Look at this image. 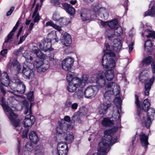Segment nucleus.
Wrapping results in <instances>:
<instances>
[{
	"instance_id": "1",
	"label": "nucleus",
	"mask_w": 155,
	"mask_h": 155,
	"mask_svg": "<svg viewBox=\"0 0 155 155\" xmlns=\"http://www.w3.org/2000/svg\"><path fill=\"white\" fill-rule=\"evenodd\" d=\"M97 75L96 77V75H94L91 78L88 77L89 80L94 79L93 83L96 78V82L98 86L101 88L105 87L106 91L104 94L105 99L108 100L111 95L117 96L120 94V90L119 86L117 84L112 81L106 82L104 78V73L103 71H98Z\"/></svg>"
},
{
	"instance_id": "2",
	"label": "nucleus",
	"mask_w": 155,
	"mask_h": 155,
	"mask_svg": "<svg viewBox=\"0 0 155 155\" xmlns=\"http://www.w3.org/2000/svg\"><path fill=\"white\" fill-rule=\"evenodd\" d=\"M135 104L139 108L137 111L138 119H140L141 123L147 128L149 127L151 124V118L154 114L155 110L152 108L149 107L150 102L147 99H145L143 104L141 105L138 100V97L137 94L135 95Z\"/></svg>"
},
{
	"instance_id": "3",
	"label": "nucleus",
	"mask_w": 155,
	"mask_h": 155,
	"mask_svg": "<svg viewBox=\"0 0 155 155\" xmlns=\"http://www.w3.org/2000/svg\"><path fill=\"white\" fill-rule=\"evenodd\" d=\"M107 49L105 51L103 57L102 63L104 68H110L107 70L106 73H104V78H105L107 80L109 81L112 80L114 77V71L112 68H114L115 62V60L111 57L115 56V54L113 52H107L108 51V50L107 48Z\"/></svg>"
},
{
	"instance_id": "4",
	"label": "nucleus",
	"mask_w": 155,
	"mask_h": 155,
	"mask_svg": "<svg viewBox=\"0 0 155 155\" xmlns=\"http://www.w3.org/2000/svg\"><path fill=\"white\" fill-rule=\"evenodd\" d=\"M91 9L94 13V15H91L90 11L88 9L85 8L82 9L81 15L83 21L95 18L97 16V13L101 18L104 19H107L108 18L109 15L107 10L105 8L101 7L99 4H93L91 6Z\"/></svg>"
},
{
	"instance_id": "5",
	"label": "nucleus",
	"mask_w": 155,
	"mask_h": 155,
	"mask_svg": "<svg viewBox=\"0 0 155 155\" xmlns=\"http://www.w3.org/2000/svg\"><path fill=\"white\" fill-rule=\"evenodd\" d=\"M108 132V131L104 132V135L99 143L97 148L98 151L102 155H106L110 150V146L112 145L117 140V137L115 136L113 137Z\"/></svg>"
},
{
	"instance_id": "6",
	"label": "nucleus",
	"mask_w": 155,
	"mask_h": 155,
	"mask_svg": "<svg viewBox=\"0 0 155 155\" xmlns=\"http://www.w3.org/2000/svg\"><path fill=\"white\" fill-rule=\"evenodd\" d=\"M114 103L116 106L114 107L113 110L110 113L109 115L110 116V117L109 118L114 125H116L114 129H112V131L116 132L118 128V126L117 125H118L120 123L119 110H121V102L120 98L115 97L114 100Z\"/></svg>"
},
{
	"instance_id": "7",
	"label": "nucleus",
	"mask_w": 155,
	"mask_h": 155,
	"mask_svg": "<svg viewBox=\"0 0 155 155\" xmlns=\"http://www.w3.org/2000/svg\"><path fill=\"white\" fill-rule=\"evenodd\" d=\"M94 79L90 80L87 75H84L81 78L76 77L72 82L68 83L67 89L70 92H75L77 88H82L84 87L86 83L88 82H93Z\"/></svg>"
},
{
	"instance_id": "8",
	"label": "nucleus",
	"mask_w": 155,
	"mask_h": 155,
	"mask_svg": "<svg viewBox=\"0 0 155 155\" xmlns=\"http://www.w3.org/2000/svg\"><path fill=\"white\" fill-rule=\"evenodd\" d=\"M21 106L23 109H25L24 113L27 115L23 122V126L25 128L29 129L34 124L35 121V117L30 114H31V107L32 105L31 104L29 108V104L28 101L25 100L22 102Z\"/></svg>"
},
{
	"instance_id": "9",
	"label": "nucleus",
	"mask_w": 155,
	"mask_h": 155,
	"mask_svg": "<svg viewBox=\"0 0 155 155\" xmlns=\"http://www.w3.org/2000/svg\"><path fill=\"white\" fill-rule=\"evenodd\" d=\"M0 101L2 106L10 119L12 124L15 127H18V130L20 131L21 130V128L19 126L20 120L19 119H17V116L13 112L11 108L4 102V97H2Z\"/></svg>"
},
{
	"instance_id": "10",
	"label": "nucleus",
	"mask_w": 155,
	"mask_h": 155,
	"mask_svg": "<svg viewBox=\"0 0 155 155\" xmlns=\"http://www.w3.org/2000/svg\"><path fill=\"white\" fill-rule=\"evenodd\" d=\"M8 87L13 91H17L21 94L24 93L25 90V85L17 77L12 79Z\"/></svg>"
},
{
	"instance_id": "11",
	"label": "nucleus",
	"mask_w": 155,
	"mask_h": 155,
	"mask_svg": "<svg viewBox=\"0 0 155 155\" xmlns=\"http://www.w3.org/2000/svg\"><path fill=\"white\" fill-rule=\"evenodd\" d=\"M148 72L147 71L143 70L140 74L139 77L140 81L142 83H145V95H148L149 94V91L151 88V85L153 84V81L155 79V77H153L152 78L149 80L148 78Z\"/></svg>"
},
{
	"instance_id": "12",
	"label": "nucleus",
	"mask_w": 155,
	"mask_h": 155,
	"mask_svg": "<svg viewBox=\"0 0 155 155\" xmlns=\"http://www.w3.org/2000/svg\"><path fill=\"white\" fill-rule=\"evenodd\" d=\"M32 63H30L29 65L27 64L23 65L22 70V74L23 77L26 79H32L34 76V73L33 69H31Z\"/></svg>"
},
{
	"instance_id": "13",
	"label": "nucleus",
	"mask_w": 155,
	"mask_h": 155,
	"mask_svg": "<svg viewBox=\"0 0 155 155\" xmlns=\"http://www.w3.org/2000/svg\"><path fill=\"white\" fill-rule=\"evenodd\" d=\"M9 82L10 81L7 73L5 72H4L0 76V90L4 95L6 93V91L4 90L2 85L6 87L9 86Z\"/></svg>"
},
{
	"instance_id": "14",
	"label": "nucleus",
	"mask_w": 155,
	"mask_h": 155,
	"mask_svg": "<svg viewBox=\"0 0 155 155\" xmlns=\"http://www.w3.org/2000/svg\"><path fill=\"white\" fill-rule=\"evenodd\" d=\"M98 90L97 87L95 85L88 86L84 91V96L87 98L91 99L96 96Z\"/></svg>"
},
{
	"instance_id": "15",
	"label": "nucleus",
	"mask_w": 155,
	"mask_h": 155,
	"mask_svg": "<svg viewBox=\"0 0 155 155\" xmlns=\"http://www.w3.org/2000/svg\"><path fill=\"white\" fill-rule=\"evenodd\" d=\"M107 100V101H104L102 103L100 104L98 107V110L99 113L101 115H104L106 114L107 113V110L109 108L110 106L111 103L109 100Z\"/></svg>"
},
{
	"instance_id": "16",
	"label": "nucleus",
	"mask_w": 155,
	"mask_h": 155,
	"mask_svg": "<svg viewBox=\"0 0 155 155\" xmlns=\"http://www.w3.org/2000/svg\"><path fill=\"white\" fill-rule=\"evenodd\" d=\"M111 30L109 29L106 32L105 35L109 40H112L113 38H115L122 35L123 33V30L120 26H118L115 29L114 34H108V32H110Z\"/></svg>"
},
{
	"instance_id": "17",
	"label": "nucleus",
	"mask_w": 155,
	"mask_h": 155,
	"mask_svg": "<svg viewBox=\"0 0 155 155\" xmlns=\"http://www.w3.org/2000/svg\"><path fill=\"white\" fill-rule=\"evenodd\" d=\"M74 61V59L70 57L64 59L62 62V68L65 71H69L73 65Z\"/></svg>"
},
{
	"instance_id": "18",
	"label": "nucleus",
	"mask_w": 155,
	"mask_h": 155,
	"mask_svg": "<svg viewBox=\"0 0 155 155\" xmlns=\"http://www.w3.org/2000/svg\"><path fill=\"white\" fill-rule=\"evenodd\" d=\"M40 48L44 51L50 50L51 46V39L50 38L43 40L39 45Z\"/></svg>"
},
{
	"instance_id": "19",
	"label": "nucleus",
	"mask_w": 155,
	"mask_h": 155,
	"mask_svg": "<svg viewBox=\"0 0 155 155\" xmlns=\"http://www.w3.org/2000/svg\"><path fill=\"white\" fill-rule=\"evenodd\" d=\"M68 127L67 123L64 120H62L56 128L57 133L59 134H62L68 130Z\"/></svg>"
},
{
	"instance_id": "20",
	"label": "nucleus",
	"mask_w": 155,
	"mask_h": 155,
	"mask_svg": "<svg viewBox=\"0 0 155 155\" xmlns=\"http://www.w3.org/2000/svg\"><path fill=\"white\" fill-rule=\"evenodd\" d=\"M152 63L151 67L153 73H155V60L153 59L151 56H149L145 58L142 62V64L143 66H146L149 64Z\"/></svg>"
},
{
	"instance_id": "21",
	"label": "nucleus",
	"mask_w": 155,
	"mask_h": 155,
	"mask_svg": "<svg viewBox=\"0 0 155 155\" xmlns=\"http://www.w3.org/2000/svg\"><path fill=\"white\" fill-rule=\"evenodd\" d=\"M61 40L62 43L66 46L70 45L72 42L71 35L67 32L64 33Z\"/></svg>"
},
{
	"instance_id": "22",
	"label": "nucleus",
	"mask_w": 155,
	"mask_h": 155,
	"mask_svg": "<svg viewBox=\"0 0 155 155\" xmlns=\"http://www.w3.org/2000/svg\"><path fill=\"white\" fill-rule=\"evenodd\" d=\"M19 21H18L12 30L10 32L8 35L7 39L6 40L4 43L3 46V48H7V43L11 41V39L12 38V37L13 35V32H15L17 29L19 25Z\"/></svg>"
},
{
	"instance_id": "23",
	"label": "nucleus",
	"mask_w": 155,
	"mask_h": 155,
	"mask_svg": "<svg viewBox=\"0 0 155 155\" xmlns=\"http://www.w3.org/2000/svg\"><path fill=\"white\" fill-rule=\"evenodd\" d=\"M139 139L142 146L146 149L147 146L149 144L148 142V136L143 132H141L139 134Z\"/></svg>"
},
{
	"instance_id": "24",
	"label": "nucleus",
	"mask_w": 155,
	"mask_h": 155,
	"mask_svg": "<svg viewBox=\"0 0 155 155\" xmlns=\"http://www.w3.org/2000/svg\"><path fill=\"white\" fill-rule=\"evenodd\" d=\"M114 39L112 45L113 49L114 51L116 52H118L121 49L122 44L121 41L119 39L113 38L112 40Z\"/></svg>"
},
{
	"instance_id": "25",
	"label": "nucleus",
	"mask_w": 155,
	"mask_h": 155,
	"mask_svg": "<svg viewBox=\"0 0 155 155\" xmlns=\"http://www.w3.org/2000/svg\"><path fill=\"white\" fill-rule=\"evenodd\" d=\"M10 65V69L11 71H15L17 73H19L21 68V67L19 63L18 62L17 60H14L11 64H9L8 66Z\"/></svg>"
},
{
	"instance_id": "26",
	"label": "nucleus",
	"mask_w": 155,
	"mask_h": 155,
	"mask_svg": "<svg viewBox=\"0 0 155 155\" xmlns=\"http://www.w3.org/2000/svg\"><path fill=\"white\" fill-rule=\"evenodd\" d=\"M151 28L149 27L146 29L144 32L142 34L143 37L147 36V38H155V32L151 30Z\"/></svg>"
},
{
	"instance_id": "27",
	"label": "nucleus",
	"mask_w": 155,
	"mask_h": 155,
	"mask_svg": "<svg viewBox=\"0 0 155 155\" xmlns=\"http://www.w3.org/2000/svg\"><path fill=\"white\" fill-rule=\"evenodd\" d=\"M62 6L66 12L71 15H73L74 13L75 10L74 8L70 4L66 3H63Z\"/></svg>"
},
{
	"instance_id": "28",
	"label": "nucleus",
	"mask_w": 155,
	"mask_h": 155,
	"mask_svg": "<svg viewBox=\"0 0 155 155\" xmlns=\"http://www.w3.org/2000/svg\"><path fill=\"white\" fill-rule=\"evenodd\" d=\"M41 7V5L40 6L39 3L37 4L32 17V18L34 19V22L35 23L38 22L40 20V17L38 11L39 9H40Z\"/></svg>"
},
{
	"instance_id": "29",
	"label": "nucleus",
	"mask_w": 155,
	"mask_h": 155,
	"mask_svg": "<svg viewBox=\"0 0 155 155\" xmlns=\"http://www.w3.org/2000/svg\"><path fill=\"white\" fill-rule=\"evenodd\" d=\"M29 138L31 142L36 144L39 140L38 136L34 131H31L29 134Z\"/></svg>"
},
{
	"instance_id": "30",
	"label": "nucleus",
	"mask_w": 155,
	"mask_h": 155,
	"mask_svg": "<svg viewBox=\"0 0 155 155\" xmlns=\"http://www.w3.org/2000/svg\"><path fill=\"white\" fill-rule=\"evenodd\" d=\"M32 50L36 54L37 57L39 58L44 59L46 57V55L42 53L37 47L34 46Z\"/></svg>"
},
{
	"instance_id": "31",
	"label": "nucleus",
	"mask_w": 155,
	"mask_h": 155,
	"mask_svg": "<svg viewBox=\"0 0 155 155\" xmlns=\"http://www.w3.org/2000/svg\"><path fill=\"white\" fill-rule=\"evenodd\" d=\"M64 137L65 140L69 143L72 142L74 139V136L71 132L64 133Z\"/></svg>"
},
{
	"instance_id": "32",
	"label": "nucleus",
	"mask_w": 155,
	"mask_h": 155,
	"mask_svg": "<svg viewBox=\"0 0 155 155\" xmlns=\"http://www.w3.org/2000/svg\"><path fill=\"white\" fill-rule=\"evenodd\" d=\"M145 50L148 52H151L152 50V43L150 39H148L145 42L144 45Z\"/></svg>"
},
{
	"instance_id": "33",
	"label": "nucleus",
	"mask_w": 155,
	"mask_h": 155,
	"mask_svg": "<svg viewBox=\"0 0 155 155\" xmlns=\"http://www.w3.org/2000/svg\"><path fill=\"white\" fill-rule=\"evenodd\" d=\"M110 118H105L102 122V125L105 127L112 126L114 124Z\"/></svg>"
},
{
	"instance_id": "34",
	"label": "nucleus",
	"mask_w": 155,
	"mask_h": 155,
	"mask_svg": "<svg viewBox=\"0 0 155 155\" xmlns=\"http://www.w3.org/2000/svg\"><path fill=\"white\" fill-rule=\"evenodd\" d=\"M107 25L111 29L116 28L118 25L117 19H115L108 22Z\"/></svg>"
},
{
	"instance_id": "35",
	"label": "nucleus",
	"mask_w": 155,
	"mask_h": 155,
	"mask_svg": "<svg viewBox=\"0 0 155 155\" xmlns=\"http://www.w3.org/2000/svg\"><path fill=\"white\" fill-rule=\"evenodd\" d=\"M50 65L48 62L46 63H43L41 67L38 69V72H44L47 70L49 67Z\"/></svg>"
},
{
	"instance_id": "36",
	"label": "nucleus",
	"mask_w": 155,
	"mask_h": 155,
	"mask_svg": "<svg viewBox=\"0 0 155 155\" xmlns=\"http://www.w3.org/2000/svg\"><path fill=\"white\" fill-rule=\"evenodd\" d=\"M68 149V145L66 143H64L63 142H60L58 144L57 150H67Z\"/></svg>"
},
{
	"instance_id": "37",
	"label": "nucleus",
	"mask_w": 155,
	"mask_h": 155,
	"mask_svg": "<svg viewBox=\"0 0 155 155\" xmlns=\"http://www.w3.org/2000/svg\"><path fill=\"white\" fill-rule=\"evenodd\" d=\"M46 26H52L55 29L59 31H62L61 28L59 26L57 25L56 24H54L53 22L51 21H50L47 22L46 23Z\"/></svg>"
},
{
	"instance_id": "38",
	"label": "nucleus",
	"mask_w": 155,
	"mask_h": 155,
	"mask_svg": "<svg viewBox=\"0 0 155 155\" xmlns=\"http://www.w3.org/2000/svg\"><path fill=\"white\" fill-rule=\"evenodd\" d=\"M155 14V6H153L151 8L150 10L146 11L144 14V16H152Z\"/></svg>"
},
{
	"instance_id": "39",
	"label": "nucleus",
	"mask_w": 155,
	"mask_h": 155,
	"mask_svg": "<svg viewBox=\"0 0 155 155\" xmlns=\"http://www.w3.org/2000/svg\"><path fill=\"white\" fill-rule=\"evenodd\" d=\"M75 77H73V73L70 71H69L66 76V79L68 82V83L70 82H72L74 78Z\"/></svg>"
},
{
	"instance_id": "40",
	"label": "nucleus",
	"mask_w": 155,
	"mask_h": 155,
	"mask_svg": "<svg viewBox=\"0 0 155 155\" xmlns=\"http://www.w3.org/2000/svg\"><path fill=\"white\" fill-rule=\"evenodd\" d=\"M48 37L51 38H50L52 40H55V41L58 42L59 40L58 38L56 35V33L55 32H53L48 35Z\"/></svg>"
},
{
	"instance_id": "41",
	"label": "nucleus",
	"mask_w": 155,
	"mask_h": 155,
	"mask_svg": "<svg viewBox=\"0 0 155 155\" xmlns=\"http://www.w3.org/2000/svg\"><path fill=\"white\" fill-rule=\"evenodd\" d=\"M43 63V61L39 60H38L35 62L33 65L37 68V71H38L39 68L41 67Z\"/></svg>"
},
{
	"instance_id": "42",
	"label": "nucleus",
	"mask_w": 155,
	"mask_h": 155,
	"mask_svg": "<svg viewBox=\"0 0 155 155\" xmlns=\"http://www.w3.org/2000/svg\"><path fill=\"white\" fill-rule=\"evenodd\" d=\"M87 112V109L85 107H82L80 108L79 112L80 115L82 117L85 115Z\"/></svg>"
},
{
	"instance_id": "43",
	"label": "nucleus",
	"mask_w": 155,
	"mask_h": 155,
	"mask_svg": "<svg viewBox=\"0 0 155 155\" xmlns=\"http://www.w3.org/2000/svg\"><path fill=\"white\" fill-rule=\"evenodd\" d=\"M74 95L75 96H76L78 99H81L82 98L83 96V92L82 90H79L74 93Z\"/></svg>"
},
{
	"instance_id": "44",
	"label": "nucleus",
	"mask_w": 155,
	"mask_h": 155,
	"mask_svg": "<svg viewBox=\"0 0 155 155\" xmlns=\"http://www.w3.org/2000/svg\"><path fill=\"white\" fill-rule=\"evenodd\" d=\"M18 96L21 97L20 95H13L9 97L8 98V102L12 103L13 102L17 101L16 97Z\"/></svg>"
},
{
	"instance_id": "45",
	"label": "nucleus",
	"mask_w": 155,
	"mask_h": 155,
	"mask_svg": "<svg viewBox=\"0 0 155 155\" xmlns=\"http://www.w3.org/2000/svg\"><path fill=\"white\" fill-rule=\"evenodd\" d=\"M25 150L31 151L33 149V147L31 143H27L25 146Z\"/></svg>"
},
{
	"instance_id": "46",
	"label": "nucleus",
	"mask_w": 155,
	"mask_h": 155,
	"mask_svg": "<svg viewBox=\"0 0 155 155\" xmlns=\"http://www.w3.org/2000/svg\"><path fill=\"white\" fill-rule=\"evenodd\" d=\"M68 151V149L64 150H57V153L58 155H66Z\"/></svg>"
},
{
	"instance_id": "47",
	"label": "nucleus",
	"mask_w": 155,
	"mask_h": 155,
	"mask_svg": "<svg viewBox=\"0 0 155 155\" xmlns=\"http://www.w3.org/2000/svg\"><path fill=\"white\" fill-rule=\"evenodd\" d=\"M23 47H21L18 50L14 51L13 54L15 55L18 56L20 55L22 52Z\"/></svg>"
},
{
	"instance_id": "48",
	"label": "nucleus",
	"mask_w": 155,
	"mask_h": 155,
	"mask_svg": "<svg viewBox=\"0 0 155 155\" xmlns=\"http://www.w3.org/2000/svg\"><path fill=\"white\" fill-rule=\"evenodd\" d=\"M28 34L29 33H26L25 35L20 37V38L19 41L18 43V44H21L25 40V38Z\"/></svg>"
},
{
	"instance_id": "49",
	"label": "nucleus",
	"mask_w": 155,
	"mask_h": 155,
	"mask_svg": "<svg viewBox=\"0 0 155 155\" xmlns=\"http://www.w3.org/2000/svg\"><path fill=\"white\" fill-rule=\"evenodd\" d=\"M60 15L59 14L56 12L54 13L52 16V19L53 20L55 21H57L60 18Z\"/></svg>"
},
{
	"instance_id": "50",
	"label": "nucleus",
	"mask_w": 155,
	"mask_h": 155,
	"mask_svg": "<svg viewBox=\"0 0 155 155\" xmlns=\"http://www.w3.org/2000/svg\"><path fill=\"white\" fill-rule=\"evenodd\" d=\"M27 97L30 101H32L33 99V92H30L27 94Z\"/></svg>"
},
{
	"instance_id": "51",
	"label": "nucleus",
	"mask_w": 155,
	"mask_h": 155,
	"mask_svg": "<svg viewBox=\"0 0 155 155\" xmlns=\"http://www.w3.org/2000/svg\"><path fill=\"white\" fill-rule=\"evenodd\" d=\"M29 129L26 128L23 132L22 137L23 138L27 137Z\"/></svg>"
},
{
	"instance_id": "52",
	"label": "nucleus",
	"mask_w": 155,
	"mask_h": 155,
	"mask_svg": "<svg viewBox=\"0 0 155 155\" xmlns=\"http://www.w3.org/2000/svg\"><path fill=\"white\" fill-rule=\"evenodd\" d=\"M72 102L69 100H67L64 103L65 108H69L71 107Z\"/></svg>"
},
{
	"instance_id": "53",
	"label": "nucleus",
	"mask_w": 155,
	"mask_h": 155,
	"mask_svg": "<svg viewBox=\"0 0 155 155\" xmlns=\"http://www.w3.org/2000/svg\"><path fill=\"white\" fill-rule=\"evenodd\" d=\"M66 19L65 18L61 17L59 18L57 21L59 22L60 23L64 24L66 23Z\"/></svg>"
},
{
	"instance_id": "54",
	"label": "nucleus",
	"mask_w": 155,
	"mask_h": 155,
	"mask_svg": "<svg viewBox=\"0 0 155 155\" xmlns=\"http://www.w3.org/2000/svg\"><path fill=\"white\" fill-rule=\"evenodd\" d=\"M15 8L14 7H12L7 12L6 15L7 16L10 15L12 13L13 11L14 10Z\"/></svg>"
},
{
	"instance_id": "55",
	"label": "nucleus",
	"mask_w": 155,
	"mask_h": 155,
	"mask_svg": "<svg viewBox=\"0 0 155 155\" xmlns=\"http://www.w3.org/2000/svg\"><path fill=\"white\" fill-rule=\"evenodd\" d=\"M78 106V104L77 103H74L71 104V107L73 110H76Z\"/></svg>"
},
{
	"instance_id": "56",
	"label": "nucleus",
	"mask_w": 155,
	"mask_h": 155,
	"mask_svg": "<svg viewBox=\"0 0 155 155\" xmlns=\"http://www.w3.org/2000/svg\"><path fill=\"white\" fill-rule=\"evenodd\" d=\"M34 25V24L33 23L31 22L30 23V24L29 26V28L28 29V32L26 33H29V34L30 33L31 31L33 28Z\"/></svg>"
},
{
	"instance_id": "57",
	"label": "nucleus",
	"mask_w": 155,
	"mask_h": 155,
	"mask_svg": "<svg viewBox=\"0 0 155 155\" xmlns=\"http://www.w3.org/2000/svg\"><path fill=\"white\" fill-rule=\"evenodd\" d=\"M82 116H81V115H80L79 114L78 115L76 116L75 117V119H76V120L78 121V122L80 123L81 121V118L82 117Z\"/></svg>"
},
{
	"instance_id": "58",
	"label": "nucleus",
	"mask_w": 155,
	"mask_h": 155,
	"mask_svg": "<svg viewBox=\"0 0 155 155\" xmlns=\"http://www.w3.org/2000/svg\"><path fill=\"white\" fill-rule=\"evenodd\" d=\"M7 49H5L2 50L1 51L0 54L2 56H4L7 53Z\"/></svg>"
},
{
	"instance_id": "59",
	"label": "nucleus",
	"mask_w": 155,
	"mask_h": 155,
	"mask_svg": "<svg viewBox=\"0 0 155 155\" xmlns=\"http://www.w3.org/2000/svg\"><path fill=\"white\" fill-rule=\"evenodd\" d=\"M134 45V43L133 42H131L130 44L129 45V52L131 51L133 48V45Z\"/></svg>"
},
{
	"instance_id": "60",
	"label": "nucleus",
	"mask_w": 155,
	"mask_h": 155,
	"mask_svg": "<svg viewBox=\"0 0 155 155\" xmlns=\"http://www.w3.org/2000/svg\"><path fill=\"white\" fill-rule=\"evenodd\" d=\"M64 120H63L65 122V121H66L68 122H69L71 120V119L70 117L68 116H66L64 117Z\"/></svg>"
},
{
	"instance_id": "61",
	"label": "nucleus",
	"mask_w": 155,
	"mask_h": 155,
	"mask_svg": "<svg viewBox=\"0 0 155 155\" xmlns=\"http://www.w3.org/2000/svg\"><path fill=\"white\" fill-rule=\"evenodd\" d=\"M54 3L55 5L59 6L60 5V3L59 0H54Z\"/></svg>"
},
{
	"instance_id": "62",
	"label": "nucleus",
	"mask_w": 155,
	"mask_h": 155,
	"mask_svg": "<svg viewBox=\"0 0 155 155\" xmlns=\"http://www.w3.org/2000/svg\"><path fill=\"white\" fill-rule=\"evenodd\" d=\"M107 24L108 22L107 21L104 22L102 21L101 22V25L104 27H105L107 25Z\"/></svg>"
},
{
	"instance_id": "63",
	"label": "nucleus",
	"mask_w": 155,
	"mask_h": 155,
	"mask_svg": "<svg viewBox=\"0 0 155 155\" xmlns=\"http://www.w3.org/2000/svg\"><path fill=\"white\" fill-rule=\"evenodd\" d=\"M134 33L132 30H130L129 33V36L131 37L132 36L134 35Z\"/></svg>"
},
{
	"instance_id": "64",
	"label": "nucleus",
	"mask_w": 155,
	"mask_h": 155,
	"mask_svg": "<svg viewBox=\"0 0 155 155\" xmlns=\"http://www.w3.org/2000/svg\"><path fill=\"white\" fill-rule=\"evenodd\" d=\"M77 1L76 0H71L70 2V3L71 4L73 5H75L76 3L77 2Z\"/></svg>"
}]
</instances>
